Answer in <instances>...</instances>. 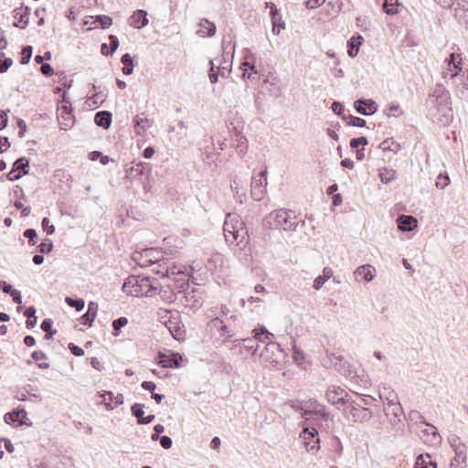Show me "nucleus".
I'll return each mask as SVG.
<instances>
[{"mask_svg":"<svg viewBox=\"0 0 468 468\" xmlns=\"http://www.w3.org/2000/svg\"><path fill=\"white\" fill-rule=\"evenodd\" d=\"M138 283L137 276L131 275L129 276L122 284V291L127 293L134 296L136 285Z\"/></svg>","mask_w":468,"mask_h":468,"instance_id":"35","label":"nucleus"},{"mask_svg":"<svg viewBox=\"0 0 468 468\" xmlns=\"http://www.w3.org/2000/svg\"><path fill=\"white\" fill-rule=\"evenodd\" d=\"M260 356L266 362L271 364H279L281 359L284 356L283 350L281 346L273 341L265 340L260 350Z\"/></svg>","mask_w":468,"mask_h":468,"instance_id":"8","label":"nucleus"},{"mask_svg":"<svg viewBox=\"0 0 468 468\" xmlns=\"http://www.w3.org/2000/svg\"><path fill=\"white\" fill-rule=\"evenodd\" d=\"M65 302L69 306L74 308L78 312L81 311L85 306V302L81 298H72L66 296Z\"/></svg>","mask_w":468,"mask_h":468,"instance_id":"43","label":"nucleus"},{"mask_svg":"<svg viewBox=\"0 0 468 468\" xmlns=\"http://www.w3.org/2000/svg\"><path fill=\"white\" fill-rule=\"evenodd\" d=\"M215 60L216 59L210 60V69L208 72V78L211 83H216L218 80V71H215V69L217 68V66L215 65Z\"/></svg>","mask_w":468,"mask_h":468,"instance_id":"57","label":"nucleus"},{"mask_svg":"<svg viewBox=\"0 0 468 468\" xmlns=\"http://www.w3.org/2000/svg\"><path fill=\"white\" fill-rule=\"evenodd\" d=\"M112 121V114L109 111H100L95 113L94 122L97 126L109 129Z\"/></svg>","mask_w":468,"mask_h":468,"instance_id":"25","label":"nucleus"},{"mask_svg":"<svg viewBox=\"0 0 468 468\" xmlns=\"http://www.w3.org/2000/svg\"><path fill=\"white\" fill-rule=\"evenodd\" d=\"M331 109L333 111V112L336 115H343L344 113V106L341 102L339 101H333L332 105H331Z\"/></svg>","mask_w":468,"mask_h":468,"instance_id":"61","label":"nucleus"},{"mask_svg":"<svg viewBox=\"0 0 468 468\" xmlns=\"http://www.w3.org/2000/svg\"><path fill=\"white\" fill-rule=\"evenodd\" d=\"M169 330L175 339L180 340L184 337L185 331L182 330L179 326H175L174 328L169 327Z\"/></svg>","mask_w":468,"mask_h":468,"instance_id":"62","label":"nucleus"},{"mask_svg":"<svg viewBox=\"0 0 468 468\" xmlns=\"http://www.w3.org/2000/svg\"><path fill=\"white\" fill-rule=\"evenodd\" d=\"M40 72L46 77H50L54 74V69L50 64L44 63L40 67Z\"/></svg>","mask_w":468,"mask_h":468,"instance_id":"63","label":"nucleus"},{"mask_svg":"<svg viewBox=\"0 0 468 468\" xmlns=\"http://www.w3.org/2000/svg\"><path fill=\"white\" fill-rule=\"evenodd\" d=\"M267 171H261L259 174V178L252 176L250 185V193L254 200L261 201L266 193L267 186Z\"/></svg>","mask_w":468,"mask_h":468,"instance_id":"13","label":"nucleus"},{"mask_svg":"<svg viewBox=\"0 0 468 468\" xmlns=\"http://www.w3.org/2000/svg\"><path fill=\"white\" fill-rule=\"evenodd\" d=\"M299 223L295 212L284 208L271 211L263 220L265 227L284 231L295 230Z\"/></svg>","mask_w":468,"mask_h":468,"instance_id":"1","label":"nucleus"},{"mask_svg":"<svg viewBox=\"0 0 468 468\" xmlns=\"http://www.w3.org/2000/svg\"><path fill=\"white\" fill-rule=\"evenodd\" d=\"M355 278L356 281H365L367 282H371L376 276V270L369 264L362 265L358 267L355 272Z\"/></svg>","mask_w":468,"mask_h":468,"instance_id":"20","label":"nucleus"},{"mask_svg":"<svg viewBox=\"0 0 468 468\" xmlns=\"http://www.w3.org/2000/svg\"><path fill=\"white\" fill-rule=\"evenodd\" d=\"M12 168L23 176L27 175L29 173V159L24 156L16 159Z\"/></svg>","mask_w":468,"mask_h":468,"instance_id":"33","label":"nucleus"},{"mask_svg":"<svg viewBox=\"0 0 468 468\" xmlns=\"http://www.w3.org/2000/svg\"><path fill=\"white\" fill-rule=\"evenodd\" d=\"M410 420H420L422 423H424L425 425H427L428 427H431V429L432 430L431 431V435L433 437V439L435 441H441V436L439 434V432L437 431V429L436 427H434L433 425L430 424V423H427L423 418L422 415L420 414L419 411H416V410H412L410 411Z\"/></svg>","mask_w":468,"mask_h":468,"instance_id":"34","label":"nucleus"},{"mask_svg":"<svg viewBox=\"0 0 468 468\" xmlns=\"http://www.w3.org/2000/svg\"><path fill=\"white\" fill-rule=\"evenodd\" d=\"M448 442L455 452L454 460L464 463L466 460V446L461 438L456 434H452L448 437Z\"/></svg>","mask_w":468,"mask_h":468,"instance_id":"17","label":"nucleus"},{"mask_svg":"<svg viewBox=\"0 0 468 468\" xmlns=\"http://www.w3.org/2000/svg\"><path fill=\"white\" fill-rule=\"evenodd\" d=\"M246 60L240 64L239 69L242 70L243 79H250L252 73L257 74L258 71L253 63L248 61V57L245 56Z\"/></svg>","mask_w":468,"mask_h":468,"instance_id":"37","label":"nucleus"},{"mask_svg":"<svg viewBox=\"0 0 468 468\" xmlns=\"http://www.w3.org/2000/svg\"><path fill=\"white\" fill-rule=\"evenodd\" d=\"M364 38L361 35L353 36L347 41V54L350 58H355L357 56L359 48L362 45Z\"/></svg>","mask_w":468,"mask_h":468,"instance_id":"28","label":"nucleus"},{"mask_svg":"<svg viewBox=\"0 0 468 468\" xmlns=\"http://www.w3.org/2000/svg\"><path fill=\"white\" fill-rule=\"evenodd\" d=\"M304 441V445L307 451H317L319 449L320 438L318 436V430L315 427H306L301 433Z\"/></svg>","mask_w":468,"mask_h":468,"instance_id":"14","label":"nucleus"},{"mask_svg":"<svg viewBox=\"0 0 468 468\" xmlns=\"http://www.w3.org/2000/svg\"><path fill=\"white\" fill-rule=\"evenodd\" d=\"M229 319L236 320L237 315L231 314ZM228 320L229 318L223 320L219 317H215L207 324L206 329L207 333L210 334L211 337H214L217 340L224 338V342L233 337L234 333L230 329L229 324H228Z\"/></svg>","mask_w":468,"mask_h":468,"instance_id":"3","label":"nucleus"},{"mask_svg":"<svg viewBox=\"0 0 468 468\" xmlns=\"http://www.w3.org/2000/svg\"><path fill=\"white\" fill-rule=\"evenodd\" d=\"M344 412L347 416H351L353 421L363 422L369 421L373 416L371 410L364 407L360 402L354 400L351 397L348 398Z\"/></svg>","mask_w":468,"mask_h":468,"instance_id":"6","label":"nucleus"},{"mask_svg":"<svg viewBox=\"0 0 468 468\" xmlns=\"http://www.w3.org/2000/svg\"><path fill=\"white\" fill-rule=\"evenodd\" d=\"M32 54H33V48H32V46H28L27 45V46L23 47V48L21 50L20 63L22 65L28 64L30 59H31Z\"/></svg>","mask_w":468,"mask_h":468,"instance_id":"44","label":"nucleus"},{"mask_svg":"<svg viewBox=\"0 0 468 468\" xmlns=\"http://www.w3.org/2000/svg\"><path fill=\"white\" fill-rule=\"evenodd\" d=\"M397 172L392 168L384 167L379 170L378 176L383 184H388L396 178Z\"/></svg>","mask_w":468,"mask_h":468,"instance_id":"38","label":"nucleus"},{"mask_svg":"<svg viewBox=\"0 0 468 468\" xmlns=\"http://www.w3.org/2000/svg\"><path fill=\"white\" fill-rule=\"evenodd\" d=\"M232 146L237 149L239 155H244L248 149V141L246 137L236 132L231 138Z\"/></svg>","mask_w":468,"mask_h":468,"instance_id":"27","label":"nucleus"},{"mask_svg":"<svg viewBox=\"0 0 468 468\" xmlns=\"http://www.w3.org/2000/svg\"><path fill=\"white\" fill-rule=\"evenodd\" d=\"M150 126H151L150 121L148 120V118L145 116V114L144 112L137 114L134 117L133 128H134V132L136 134L142 135L148 130V128Z\"/></svg>","mask_w":468,"mask_h":468,"instance_id":"24","label":"nucleus"},{"mask_svg":"<svg viewBox=\"0 0 468 468\" xmlns=\"http://www.w3.org/2000/svg\"><path fill=\"white\" fill-rule=\"evenodd\" d=\"M24 237L28 239V244L34 246L37 243V233L34 229H27L24 233Z\"/></svg>","mask_w":468,"mask_h":468,"instance_id":"54","label":"nucleus"},{"mask_svg":"<svg viewBox=\"0 0 468 468\" xmlns=\"http://www.w3.org/2000/svg\"><path fill=\"white\" fill-rule=\"evenodd\" d=\"M27 411L24 407L19 406L16 409L7 412L4 416L5 422L7 424H14L19 422L20 424H27Z\"/></svg>","mask_w":468,"mask_h":468,"instance_id":"19","label":"nucleus"},{"mask_svg":"<svg viewBox=\"0 0 468 468\" xmlns=\"http://www.w3.org/2000/svg\"><path fill=\"white\" fill-rule=\"evenodd\" d=\"M13 13L14 17L16 19V21L13 23V26L15 27L25 29L29 24V17L27 14L22 13V9L19 7L15 8Z\"/></svg>","mask_w":468,"mask_h":468,"instance_id":"29","label":"nucleus"},{"mask_svg":"<svg viewBox=\"0 0 468 468\" xmlns=\"http://www.w3.org/2000/svg\"><path fill=\"white\" fill-rule=\"evenodd\" d=\"M414 468H437V463L431 460L429 453L420 454L415 462Z\"/></svg>","mask_w":468,"mask_h":468,"instance_id":"31","label":"nucleus"},{"mask_svg":"<svg viewBox=\"0 0 468 468\" xmlns=\"http://www.w3.org/2000/svg\"><path fill=\"white\" fill-rule=\"evenodd\" d=\"M149 166V164L144 162L133 163V165L125 169L126 177L130 180L140 179L144 174L145 168Z\"/></svg>","mask_w":468,"mask_h":468,"instance_id":"21","label":"nucleus"},{"mask_svg":"<svg viewBox=\"0 0 468 468\" xmlns=\"http://www.w3.org/2000/svg\"><path fill=\"white\" fill-rule=\"evenodd\" d=\"M95 27L102 29L110 27L112 24V19L109 16H98L94 21Z\"/></svg>","mask_w":468,"mask_h":468,"instance_id":"42","label":"nucleus"},{"mask_svg":"<svg viewBox=\"0 0 468 468\" xmlns=\"http://www.w3.org/2000/svg\"><path fill=\"white\" fill-rule=\"evenodd\" d=\"M12 64V58L5 57V53L0 52V73L6 72Z\"/></svg>","mask_w":468,"mask_h":468,"instance_id":"47","label":"nucleus"},{"mask_svg":"<svg viewBox=\"0 0 468 468\" xmlns=\"http://www.w3.org/2000/svg\"><path fill=\"white\" fill-rule=\"evenodd\" d=\"M367 144L368 140L365 136H360L350 140V147L352 150L357 149L359 146H366Z\"/></svg>","mask_w":468,"mask_h":468,"instance_id":"52","label":"nucleus"},{"mask_svg":"<svg viewBox=\"0 0 468 468\" xmlns=\"http://www.w3.org/2000/svg\"><path fill=\"white\" fill-rule=\"evenodd\" d=\"M52 327L53 320L51 318H45L40 324V328L46 333L45 338L48 340L57 334V330H54Z\"/></svg>","mask_w":468,"mask_h":468,"instance_id":"39","label":"nucleus"},{"mask_svg":"<svg viewBox=\"0 0 468 468\" xmlns=\"http://www.w3.org/2000/svg\"><path fill=\"white\" fill-rule=\"evenodd\" d=\"M128 324V319L124 316H122V317H119L115 320L112 321V328L114 330V333L113 335L115 336H118L119 335V331L126 326Z\"/></svg>","mask_w":468,"mask_h":468,"instance_id":"45","label":"nucleus"},{"mask_svg":"<svg viewBox=\"0 0 468 468\" xmlns=\"http://www.w3.org/2000/svg\"><path fill=\"white\" fill-rule=\"evenodd\" d=\"M157 363L165 368H176L180 367L182 356L178 353H170L168 355L162 352L158 353Z\"/></svg>","mask_w":468,"mask_h":468,"instance_id":"18","label":"nucleus"},{"mask_svg":"<svg viewBox=\"0 0 468 468\" xmlns=\"http://www.w3.org/2000/svg\"><path fill=\"white\" fill-rule=\"evenodd\" d=\"M159 294L162 299L169 303H174L177 298L176 294L173 292L172 289H170V286H167V288L161 287L159 290Z\"/></svg>","mask_w":468,"mask_h":468,"instance_id":"41","label":"nucleus"},{"mask_svg":"<svg viewBox=\"0 0 468 468\" xmlns=\"http://www.w3.org/2000/svg\"><path fill=\"white\" fill-rule=\"evenodd\" d=\"M444 80H452L455 85V93L461 99L468 101V72L460 69V72L447 69L442 73Z\"/></svg>","mask_w":468,"mask_h":468,"instance_id":"4","label":"nucleus"},{"mask_svg":"<svg viewBox=\"0 0 468 468\" xmlns=\"http://www.w3.org/2000/svg\"><path fill=\"white\" fill-rule=\"evenodd\" d=\"M462 59L459 58V55H456L455 53H452L449 58V63L448 69H452L453 71L460 72V69H462L459 65L461 64Z\"/></svg>","mask_w":468,"mask_h":468,"instance_id":"49","label":"nucleus"},{"mask_svg":"<svg viewBox=\"0 0 468 468\" xmlns=\"http://www.w3.org/2000/svg\"><path fill=\"white\" fill-rule=\"evenodd\" d=\"M450 183V178L447 174L441 175L440 174L436 179V186L438 188L443 189L445 188Z\"/></svg>","mask_w":468,"mask_h":468,"instance_id":"55","label":"nucleus"},{"mask_svg":"<svg viewBox=\"0 0 468 468\" xmlns=\"http://www.w3.org/2000/svg\"><path fill=\"white\" fill-rule=\"evenodd\" d=\"M144 404L142 403H134L131 407L132 415L137 419V421L139 420V419L144 416Z\"/></svg>","mask_w":468,"mask_h":468,"instance_id":"50","label":"nucleus"},{"mask_svg":"<svg viewBox=\"0 0 468 468\" xmlns=\"http://www.w3.org/2000/svg\"><path fill=\"white\" fill-rule=\"evenodd\" d=\"M349 397L350 396L344 388L335 385L329 386L325 392L327 401L335 406L338 410L346 406Z\"/></svg>","mask_w":468,"mask_h":468,"instance_id":"11","label":"nucleus"},{"mask_svg":"<svg viewBox=\"0 0 468 468\" xmlns=\"http://www.w3.org/2000/svg\"><path fill=\"white\" fill-rule=\"evenodd\" d=\"M228 223H225L224 227V232H225V239L228 242H234L238 239L239 237V230L233 227V230H229L227 229Z\"/></svg>","mask_w":468,"mask_h":468,"instance_id":"51","label":"nucleus"},{"mask_svg":"<svg viewBox=\"0 0 468 468\" xmlns=\"http://www.w3.org/2000/svg\"><path fill=\"white\" fill-rule=\"evenodd\" d=\"M163 270H154V273L160 274L162 277H170L171 275L184 273L181 268L176 266L173 262H169L167 260L162 261Z\"/></svg>","mask_w":468,"mask_h":468,"instance_id":"26","label":"nucleus"},{"mask_svg":"<svg viewBox=\"0 0 468 468\" xmlns=\"http://www.w3.org/2000/svg\"><path fill=\"white\" fill-rule=\"evenodd\" d=\"M321 408H324L325 410V407L319 403L316 399H310L309 401H307L305 403V405L303 407V410H305V411H308V410H311L313 411L312 410H315L317 411H320L319 410Z\"/></svg>","mask_w":468,"mask_h":468,"instance_id":"53","label":"nucleus"},{"mask_svg":"<svg viewBox=\"0 0 468 468\" xmlns=\"http://www.w3.org/2000/svg\"><path fill=\"white\" fill-rule=\"evenodd\" d=\"M132 259L141 267L163 266L162 252L155 248H146L142 251H134Z\"/></svg>","mask_w":468,"mask_h":468,"instance_id":"5","label":"nucleus"},{"mask_svg":"<svg viewBox=\"0 0 468 468\" xmlns=\"http://www.w3.org/2000/svg\"><path fill=\"white\" fill-rule=\"evenodd\" d=\"M399 5V0H384L382 8L386 14L393 16L398 13Z\"/></svg>","mask_w":468,"mask_h":468,"instance_id":"40","label":"nucleus"},{"mask_svg":"<svg viewBox=\"0 0 468 468\" xmlns=\"http://www.w3.org/2000/svg\"><path fill=\"white\" fill-rule=\"evenodd\" d=\"M41 226H42V229H44V231H46V233L48 235L54 234L56 229H55V226L53 224H50V221H49L48 218L45 217V218H42Z\"/></svg>","mask_w":468,"mask_h":468,"instance_id":"56","label":"nucleus"},{"mask_svg":"<svg viewBox=\"0 0 468 468\" xmlns=\"http://www.w3.org/2000/svg\"><path fill=\"white\" fill-rule=\"evenodd\" d=\"M333 276V270L329 267H324L323 270V274L317 276L314 281L313 287L315 290H320L324 282L329 280Z\"/></svg>","mask_w":468,"mask_h":468,"instance_id":"32","label":"nucleus"},{"mask_svg":"<svg viewBox=\"0 0 468 468\" xmlns=\"http://www.w3.org/2000/svg\"><path fill=\"white\" fill-rule=\"evenodd\" d=\"M397 224L400 231L410 232L417 228L418 221L411 215H400L397 218Z\"/></svg>","mask_w":468,"mask_h":468,"instance_id":"22","label":"nucleus"},{"mask_svg":"<svg viewBox=\"0 0 468 468\" xmlns=\"http://www.w3.org/2000/svg\"><path fill=\"white\" fill-rule=\"evenodd\" d=\"M327 363L346 378L354 379L357 376L356 372L351 368L349 363L341 355L327 353V360L324 358L323 364L327 367Z\"/></svg>","mask_w":468,"mask_h":468,"instance_id":"7","label":"nucleus"},{"mask_svg":"<svg viewBox=\"0 0 468 468\" xmlns=\"http://www.w3.org/2000/svg\"><path fill=\"white\" fill-rule=\"evenodd\" d=\"M429 102L434 106H438V111L441 112L445 116L448 112H451V97L447 90L439 87L434 90L433 94L431 95Z\"/></svg>","mask_w":468,"mask_h":468,"instance_id":"10","label":"nucleus"},{"mask_svg":"<svg viewBox=\"0 0 468 468\" xmlns=\"http://www.w3.org/2000/svg\"><path fill=\"white\" fill-rule=\"evenodd\" d=\"M305 411L303 410L302 416L305 419L306 421L311 422L312 427L320 428L322 426V421H327L330 419V414L324 409L321 408L317 411L315 410H312Z\"/></svg>","mask_w":468,"mask_h":468,"instance_id":"15","label":"nucleus"},{"mask_svg":"<svg viewBox=\"0 0 468 468\" xmlns=\"http://www.w3.org/2000/svg\"><path fill=\"white\" fill-rule=\"evenodd\" d=\"M138 283L136 285L134 296H153L160 286L155 278L149 276L137 275Z\"/></svg>","mask_w":468,"mask_h":468,"instance_id":"9","label":"nucleus"},{"mask_svg":"<svg viewBox=\"0 0 468 468\" xmlns=\"http://www.w3.org/2000/svg\"><path fill=\"white\" fill-rule=\"evenodd\" d=\"M342 120L348 125L354 127H365L367 122L365 119L354 116L352 114H343Z\"/></svg>","mask_w":468,"mask_h":468,"instance_id":"36","label":"nucleus"},{"mask_svg":"<svg viewBox=\"0 0 468 468\" xmlns=\"http://www.w3.org/2000/svg\"><path fill=\"white\" fill-rule=\"evenodd\" d=\"M460 5V3H457V6L454 7V16L460 21L468 24V8H461Z\"/></svg>","mask_w":468,"mask_h":468,"instance_id":"46","label":"nucleus"},{"mask_svg":"<svg viewBox=\"0 0 468 468\" xmlns=\"http://www.w3.org/2000/svg\"><path fill=\"white\" fill-rule=\"evenodd\" d=\"M182 302L192 310L200 308L205 302V293L202 290L197 288H191L189 291L185 292Z\"/></svg>","mask_w":468,"mask_h":468,"instance_id":"12","label":"nucleus"},{"mask_svg":"<svg viewBox=\"0 0 468 468\" xmlns=\"http://www.w3.org/2000/svg\"><path fill=\"white\" fill-rule=\"evenodd\" d=\"M354 108L359 114L368 116L377 112L378 106L372 99L361 98L355 101Z\"/></svg>","mask_w":468,"mask_h":468,"instance_id":"16","label":"nucleus"},{"mask_svg":"<svg viewBox=\"0 0 468 468\" xmlns=\"http://www.w3.org/2000/svg\"><path fill=\"white\" fill-rule=\"evenodd\" d=\"M159 441H160L161 446L164 449H165V450L170 449L172 447V444H173L172 439L169 436H167V435L161 436Z\"/></svg>","mask_w":468,"mask_h":468,"instance_id":"64","label":"nucleus"},{"mask_svg":"<svg viewBox=\"0 0 468 468\" xmlns=\"http://www.w3.org/2000/svg\"><path fill=\"white\" fill-rule=\"evenodd\" d=\"M252 334V338L248 337L235 341L238 342L235 346H239L240 352L245 350L247 353L255 355L261 350L265 340H269L270 337L272 336V334H271L264 326H259L253 329Z\"/></svg>","mask_w":468,"mask_h":468,"instance_id":"2","label":"nucleus"},{"mask_svg":"<svg viewBox=\"0 0 468 468\" xmlns=\"http://www.w3.org/2000/svg\"><path fill=\"white\" fill-rule=\"evenodd\" d=\"M200 29L198 30V33L202 37H212L216 33V25L213 22H210L207 19H201L199 23Z\"/></svg>","mask_w":468,"mask_h":468,"instance_id":"30","label":"nucleus"},{"mask_svg":"<svg viewBox=\"0 0 468 468\" xmlns=\"http://www.w3.org/2000/svg\"><path fill=\"white\" fill-rule=\"evenodd\" d=\"M95 319V316H93L92 314H88V313H85L81 317H80V323L83 324V325H87V326H91L93 321Z\"/></svg>","mask_w":468,"mask_h":468,"instance_id":"60","label":"nucleus"},{"mask_svg":"<svg viewBox=\"0 0 468 468\" xmlns=\"http://www.w3.org/2000/svg\"><path fill=\"white\" fill-rule=\"evenodd\" d=\"M53 242L50 239H44L41 243L37 246V250L42 253V254H48L52 250H53Z\"/></svg>","mask_w":468,"mask_h":468,"instance_id":"48","label":"nucleus"},{"mask_svg":"<svg viewBox=\"0 0 468 468\" xmlns=\"http://www.w3.org/2000/svg\"><path fill=\"white\" fill-rule=\"evenodd\" d=\"M176 288L178 289L179 293H183L185 295V292L190 290L189 283L185 280H180L176 282Z\"/></svg>","mask_w":468,"mask_h":468,"instance_id":"59","label":"nucleus"},{"mask_svg":"<svg viewBox=\"0 0 468 468\" xmlns=\"http://www.w3.org/2000/svg\"><path fill=\"white\" fill-rule=\"evenodd\" d=\"M129 21L130 26L134 28L141 29L147 26L149 22L147 18V12L143 9H138L133 12Z\"/></svg>","mask_w":468,"mask_h":468,"instance_id":"23","label":"nucleus"},{"mask_svg":"<svg viewBox=\"0 0 468 468\" xmlns=\"http://www.w3.org/2000/svg\"><path fill=\"white\" fill-rule=\"evenodd\" d=\"M68 348L69 349L70 353L75 356H82L84 355V350L80 346L73 343H69Z\"/></svg>","mask_w":468,"mask_h":468,"instance_id":"58","label":"nucleus"}]
</instances>
